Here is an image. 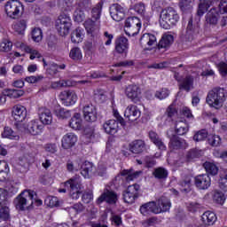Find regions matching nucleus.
<instances>
[{
	"mask_svg": "<svg viewBox=\"0 0 227 227\" xmlns=\"http://www.w3.org/2000/svg\"><path fill=\"white\" fill-rule=\"evenodd\" d=\"M192 179L190 176H185L179 181L182 192H191Z\"/></svg>",
	"mask_w": 227,
	"mask_h": 227,
	"instance_id": "79ce46f5",
	"label": "nucleus"
},
{
	"mask_svg": "<svg viewBox=\"0 0 227 227\" xmlns=\"http://www.w3.org/2000/svg\"><path fill=\"white\" fill-rule=\"evenodd\" d=\"M157 43V37L152 34H144L140 38V44L148 45L152 47V45H155Z\"/></svg>",
	"mask_w": 227,
	"mask_h": 227,
	"instance_id": "c9c22d12",
	"label": "nucleus"
},
{
	"mask_svg": "<svg viewBox=\"0 0 227 227\" xmlns=\"http://www.w3.org/2000/svg\"><path fill=\"white\" fill-rule=\"evenodd\" d=\"M219 187L222 191H227V175H221L219 179Z\"/></svg>",
	"mask_w": 227,
	"mask_h": 227,
	"instance_id": "774afa93",
	"label": "nucleus"
},
{
	"mask_svg": "<svg viewBox=\"0 0 227 227\" xmlns=\"http://www.w3.org/2000/svg\"><path fill=\"white\" fill-rule=\"evenodd\" d=\"M203 168L206 169L207 175H211L212 176H215L219 173V168L213 162L206 161L203 164Z\"/></svg>",
	"mask_w": 227,
	"mask_h": 227,
	"instance_id": "c03bdc74",
	"label": "nucleus"
},
{
	"mask_svg": "<svg viewBox=\"0 0 227 227\" xmlns=\"http://www.w3.org/2000/svg\"><path fill=\"white\" fill-rule=\"evenodd\" d=\"M69 127L74 130H80V129L82 127V119H81V114H74L69 121Z\"/></svg>",
	"mask_w": 227,
	"mask_h": 227,
	"instance_id": "e433bc0d",
	"label": "nucleus"
},
{
	"mask_svg": "<svg viewBox=\"0 0 227 227\" xmlns=\"http://www.w3.org/2000/svg\"><path fill=\"white\" fill-rule=\"evenodd\" d=\"M175 41V38L172 35H164L158 43L159 49H168V47H171V44Z\"/></svg>",
	"mask_w": 227,
	"mask_h": 227,
	"instance_id": "58836bf2",
	"label": "nucleus"
},
{
	"mask_svg": "<svg viewBox=\"0 0 227 227\" xmlns=\"http://www.w3.org/2000/svg\"><path fill=\"white\" fill-rule=\"evenodd\" d=\"M124 116L129 121H136L141 117V110L134 105H129L124 112Z\"/></svg>",
	"mask_w": 227,
	"mask_h": 227,
	"instance_id": "412c9836",
	"label": "nucleus"
},
{
	"mask_svg": "<svg viewBox=\"0 0 227 227\" xmlns=\"http://www.w3.org/2000/svg\"><path fill=\"white\" fill-rule=\"evenodd\" d=\"M69 57L71 59H74V61H79L82 59V51H81V48L74 47L70 51Z\"/></svg>",
	"mask_w": 227,
	"mask_h": 227,
	"instance_id": "3c124183",
	"label": "nucleus"
},
{
	"mask_svg": "<svg viewBox=\"0 0 227 227\" xmlns=\"http://www.w3.org/2000/svg\"><path fill=\"white\" fill-rule=\"evenodd\" d=\"M26 27H27V21L26 20H20L12 25V29L16 35H24Z\"/></svg>",
	"mask_w": 227,
	"mask_h": 227,
	"instance_id": "f704fd0d",
	"label": "nucleus"
},
{
	"mask_svg": "<svg viewBox=\"0 0 227 227\" xmlns=\"http://www.w3.org/2000/svg\"><path fill=\"white\" fill-rule=\"evenodd\" d=\"M124 31L128 36H136L141 29V20L137 17H129L125 20Z\"/></svg>",
	"mask_w": 227,
	"mask_h": 227,
	"instance_id": "6e6552de",
	"label": "nucleus"
},
{
	"mask_svg": "<svg viewBox=\"0 0 227 227\" xmlns=\"http://www.w3.org/2000/svg\"><path fill=\"white\" fill-rule=\"evenodd\" d=\"M176 114H178V111L176 110V108H175V106H173V105H170L165 112V116H167V118H169V120H173V118H175Z\"/></svg>",
	"mask_w": 227,
	"mask_h": 227,
	"instance_id": "e2e57ef3",
	"label": "nucleus"
},
{
	"mask_svg": "<svg viewBox=\"0 0 227 227\" xmlns=\"http://www.w3.org/2000/svg\"><path fill=\"white\" fill-rule=\"evenodd\" d=\"M203 154V152L201 150L193 148L191 149L187 153H186V160L188 162H192V160H195V159H200L201 155Z\"/></svg>",
	"mask_w": 227,
	"mask_h": 227,
	"instance_id": "49530a36",
	"label": "nucleus"
},
{
	"mask_svg": "<svg viewBox=\"0 0 227 227\" xmlns=\"http://www.w3.org/2000/svg\"><path fill=\"white\" fill-rule=\"evenodd\" d=\"M202 221L204 224H207V226H212V224H215V221H217V215H215V213L212 211H206L202 215Z\"/></svg>",
	"mask_w": 227,
	"mask_h": 227,
	"instance_id": "4c0bfd02",
	"label": "nucleus"
},
{
	"mask_svg": "<svg viewBox=\"0 0 227 227\" xmlns=\"http://www.w3.org/2000/svg\"><path fill=\"white\" fill-rule=\"evenodd\" d=\"M169 208H171V201L167 197H161L156 202V210H158V214L169 212Z\"/></svg>",
	"mask_w": 227,
	"mask_h": 227,
	"instance_id": "bb28decb",
	"label": "nucleus"
},
{
	"mask_svg": "<svg viewBox=\"0 0 227 227\" xmlns=\"http://www.w3.org/2000/svg\"><path fill=\"white\" fill-rule=\"evenodd\" d=\"M84 27L89 35L95 33L98 29V24L95 22V20L89 19L84 22Z\"/></svg>",
	"mask_w": 227,
	"mask_h": 227,
	"instance_id": "de8ad7c7",
	"label": "nucleus"
},
{
	"mask_svg": "<svg viewBox=\"0 0 227 227\" xmlns=\"http://www.w3.org/2000/svg\"><path fill=\"white\" fill-rule=\"evenodd\" d=\"M79 169L81 170V175H82L85 178H90V176L93 173V163L84 161L79 165Z\"/></svg>",
	"mask_w": 227,
	"mask_h": 227,
	"instance_id": "2f4dec72",
	"label": "nucleus"
},
{
	"mask_svg": "<svg viewBox=\"0 0 227 227\" xmlns=\"http://www.w3.org/2000/svg\"><path fill=\"white\" fill-rule=\"evenodd\" d=\"M106 201L108 205H116L118 201V193L113 190L106 189L100 197L98 198L97 203L100 205Z\"/></svg>",
	"mask_w": 227,
	"mask_h": 227,
	"instance_id": "f8f14e48",
	"label": "nucleus"
},
{
	"mask_svg": "<svg viewBox=\"0 0 227 227\" xmlns=\"http://www.w3.org/2000/svg\"><path fill=\"white\" fill-rule=\"evenodd\" d=\"M142 173V171H134V169H124L121 172V175L125 176L126 182H132V180L138 178Z\"/></svg>",
	"mask_w": 227,
	"mask_h": 227,
	"instance_id": "72a5a7b5",
	"label": "nucleus"
},
{
	"mask_svg": "<svg viewBox=\"0 0 227 227\" xmlns=\"http://www.w3.org/2000/svg\"><path fill=\"white\" fill-rule=\"evenodd\" d=\"M91 8V2L90 0H82L78 3V7L76 10H80L82 12H88Z\"/></svg>",
	"mask_w": 227,
	"mask_h": 227,
	"instance_id": "13d9d810",
	"label": "nucleus"
},
{
	"mask_svg": "<svg viewBox=\"0 0 227 227\" xmlns=\"http://www.w3.org/2000/svg\"><path fill=\"white\" fill-rule=\"evenodd\" d=\"M156 98L159 100H164V98H168L169 97V90L168 89H161L155 93Z\"/></svg>",
	"mask_w": 227,
	"mask_h": 227,
	"instance_id": "69168bd1",
	"label": "nucleus"
},
{
	"mask_svg": "<svg viewBox=\"0 0 227 227\" xmlns=\"http://www.w3.org/2000/svg\"><path fill=\"white\" fill-rule=\"evenodd\" d=\"M175 132L177 136H185L189 132V124L184 121H176L175 123Z\"/></svg>",
	"mask_w": 227,
	"mask_h": 227,
	"instance_id": "7c9ffc66",
	"label": "nucleus"
},
{
	"mask_svg": "<svg viewBox=\"0 0 227 227\" xmlns=\"http://www.w3.org/2000/svg\"><path fill=\"white\" fill-rule=\"evenodd\" d=\"M129 152L135 153V155H141L144 152H146V142L143 139L133 140L129 145Z\"/></svg>",
	"mask_w": 227,
	"mask_h": 227,
	"instance_id": "dca6fc26",
	"label": "nucleus"
},
{
	"mask_svg": "<svg viewBox=\"0 0 227 227\" xmlns=\"http://www.w3.org/2000/svg\"><path fill=\"white\" fill-rule=\"evenodd\" d=\"M175 79L178 82V88L180 90H183L189 93V91L194 90V76L189 74L185 77H177V75L175 74Z\"/></svg>",
	"mask_w": 227,
	"mask_h": 227,
	"instance_id": "9b49d317",
	"label": "nucleus"
},
{
	"mask_svg": "<svg viewBox=\"0 0 227 227\" xmlns=\"http://www.w3.org/2000/svg\"><path fill=\"white\" fill-rule=\"evenodd\" d=\"M212 6V2L210 0H203L199 4V7L197 10V16L199 19L205 15V12Z\"/></svg>",
	"mask_w": 227,
	"mask_h": 227,
	"instance_id": "ea45409f",
	"label": "nucleus"
},
{
	"mask_svg": "<svg viewBox=\"0 0 227 227\" xmlns=\"http://www.w3.org/2000/svg\"><path fill=\"white\" fill-rule=\"evenodd\" d=\"M36 192L31 190H25L17 198L14 199V206L17 210L24 212L25 210H31L35 205L34 198Z\"/></svg>",
	"mask_w": 227,
	"mask_h": 227,
	"instance_id": "f257e3e1",
	"label": "nucleus"
},
{
	"mask_svg": "<svg viewBox=\"0 0 227 227\" xmlns=\"http://www.w3.org/2000/svg\"><path fill=\"white\" fill-rule=\"evenodd\" d=\"M0 207V219H3V221H8V219H10V208L4 205Z\"/></svg>",
	"mask_w": 227,
	"mask_h": 227,
	"instance_id": "4d7b16f0",
	"label": "nucleus"
},
{
	"mask_svg": "<svg viewBox=\"0 0 227 227\" xmlns=\"http://www.w3.org/2000/svg\"><path fill=\"white\" fill-rule=\"evenodd\" d=\"M125 95L128 97V98H129V100H131L135 104H137L141 97V89L137 85H129L126 88Z\"/></svg>",
	"mask_w": 227,
	"mask_h": 227,
	"instance_id": "f3484780",
	"label": "nucleus"
},
{
	"mask_svg": "<svg viewBox=\"0 0 227 227\" xmlns=\"http://www.w3.org/2000/svg\"><path fill=\"white\" fill-rule=\"evenodd\" d=\"M110 15L115 22H121L125 19V7L120 4H113L109 7Z\"/></svg>",
	"mask_w": 227,
	"mask_h": 227,
	"instance_id": "ddd939ff",
	"label": "nucleus"
},
{
	"mask_svg": "<svg viewBox=\"0 0 227 227\" xmlns=\"http://www.w3.org/2000/svg\"><path fill=\"white\" fill-rule=\"evenodd\" d=\"M83 118L85 121H89V123H93L97 121L98 118L97 107H95V106L93 105H86L83 107Z\"/></svg>",
	"mask_w": 227,
	"mask_h": 227,
	"instance_id": "2eb2a0df",
	"label": "nucleus"
},
{
	"mask_svg": "<svg viewBox=\"0 0 227 227\" xmlns=\"http://www.w3.org/2000/svg\"><path fill=\"white\" fill-rule=\"evenodd\" d=\"M220 17L219 9L215 7L211 8L205 16V27H215L219 24Z\"/></svg>",
	"mask_w": 227,
	"mask_h": 227,
	"instance_id": "1a4fd4ad",
	"label": "nucleus"
},
{
	"mask_svg": "<svg viewBox=\"0 0 227 227\" xmlns=\"http://www.w3.org/2000/svg\"><path fill=\"white\" fill-rule=\"evenodd\" d=\"M103 129L106 134L114 136L118 132V122L116 120H108L103 124Z\"/></svg>",
	"mask_w": 227,
	"mask_h": 227,
	"instance_id": "c756f323",
	"label": "nucleus"
},
{
	"mask_svg": "<svg viewBox=\"0 0 227 227\" xmlns=\"http://www.w3.org/2000/svg\"><path fill=\"white\" fill-rule=\"evenodd\" d=\"M19 192V188L15 185H9L7 189L0 188V207L2 205H6V200H8V196H13V194H17Z\"/></svg>",
	"mask_w": 227,
	"mask_h": 227,
	"instance_id": "aec40b11",
	"label": "nucleus"
},
{
	"mask_svg": "<svg viewBox=\"0 0 227 227\" xmlns=\"http://www.w3.org/2000/svg\"><path fill=\"white\" fill-rule=\"evenodd\" d=\"M38 115L43 125H51L52 123V114L49 108H40Z\"/></svg>",
	"mask_w": 227,
	"mask_h": 227,
	"instance_id": "a878e982",
	"label": "nucleus"
},
{
	"mask_svg": "<svg viewBox=\"0 0 227 227\" xmlns=\"http://www.w3.org/2000/svg\"><path fill=\"white\" fill-rule=\"evenodd\" d=\"M115 51L118 54H127L129 52V39L120 36L115 39Z\"/></svg>",
	"mask_w": 227,
	"mask_h": 227,
	"instance_id": "4be33fe9",
	"label": "nucleus"
},
{
	"mask_svg": "<svg viewBox=\"0 0 227 227\" xmlns=\"http://www.w3.org/2000/svg\"><path fill=\"white\" fill-rule=\"evenodd\" d=\"M179 6L182 12H187L192 8V0H180Z\"/></svg>",
	"mask_w": 227,
	"mask_h": 227,
	"instance_id": "bf43d9fd",
	"label": "nucleus"
},
{
	"mask_svg": "<svg viewBox=\"0 0 227 227\" xmlns=\"http://www.w3.org/2000/svg\"><path fill=\"white\" fill-rule=\"evenodd\" d=\"M103 6H104V2L100 1L91 10V19H92V20H95L98 24H100V17L102 15V8H103Z\"/></svg>",
	"mask_w": 227,
	"mask_h": 227,
	"instance_id": "473e14b6",
	"label": "nucleus"
},
{
	"mask_svg": "<svg viewBox=\"0 0 227 227\" xmlns=\"http://www.w3.org/2000/svg\"><path fill=\"white\" fill-rule=\"evenodd\" d=\"M55 27L60 36H67L72 28V19L70 15L62 13L56 20Z\"/></svg>",
	"mask_w": 227,
	"mask_h": 227,
	"instance_id": "20e7f679",
	"label": "nucleus"
},
{
	"mask_svg": "<svg viewBox=\"0 0 227 227\" xmlns=\"http://www.w3.org/2000/svg\"><path fill=\"white\" fill-rule=\"evenodd\" d=\"M44 202L48 207H51V208H53V207H59V200H58V197L48 196Z\"/></svg>",
	"mask_w": 227,
	"mask_h": 227,
	"instance_id": "6e6d98bb",
	"label": "nucleus"
},
{
	"mask_svg": "<svg viewBox=\"0 0 227 227\" xmlns=\"http://www.w3.org/2000/svg\"><path fill=\"white\" fill-rule=\"evenodd\" d=\"M67 86H70V82L67 81V80L51 82V90H59V88H67Z\"/></svg>",
	"mask_w": 227,
	"mask_h": 227,
	"instance_id": "864d4df0",
	"label": "nucleus"
},
{
	"mask_svg": "<svg viewBox=\"0 0 227 227\" xmlns=\"http://www.w3.org/2000/svg\"><path fill=\"white\" fill-rule=\"evenodd\" d=\"M189 145L185 141V139L180 138L176 135H172L170 137V141L168 144V147L170 150H185L188 148Z\"/></svg>",
	"mask_w": 227,
	"mask_h": 227,
	"instance_id": "6ab92c4d",
	"label": "nucleus"
},
{
	"mask_svg": "<svg viewBox=\"0 0 227 227\" xmlns=\"http://www.w3.org/2000/svg\"><path fill=\"white\" fill-rule=\"evenodd\" d=\"M12 116L15 121L21 123L27 116V110L22 105H16L12 107Z\"/></svg>",
	"mask_w": 227,
	"mask_h": 227,
	"instance_id": "a211bd4d",
	"label": "nucleus"
},
{
	"mask_svg": "<svg viewBox=\"0 0 227 227\" xmlns=\"http://www.w3.org/2000/svg\"><path fill=\"white\" fill-rule=\"evenodd\" d=\"M213 201L218 205H224V201H226V196H224L223 192L215 191L213 195Z\"/></svg>",
	"mask_w": 227,
	"mask_h": 227,
	"instance_id": "8fccbe9b",
	"label": "nucleus"
},
{
	"mask_svg": "<svg viewBox=\"0 0 227 227\" xmlns=\"http://www.w3.org/2000/svg\"><path fill=\"white\" fill-rule=\"evenodd\" d=\"M83 32L84 30L78 27L71 34V41L73 43H81V42H82Z\"/></svg>",
	"mask_w": 227,
	"mask_h": 227,
	"instance_id": "09e8293b",
	"label": "nucleus"
},
{
	"mask_svg": "<svg viewBox=\"0 0 227 227\" xmlns=\"http://www.w3.org/2000/svg\"><path fill=\"white\" fill-rule=\"evenodd\" d=\"M60 100H62L66 106H74L77 102V94L70 90H64L60 93Z\"/></svg>",
	"mask_w": 227,
	"mask_h": 227,
	"instance_id": "393cba45",
	"label": "nucleus"
},
{
	"mask_svg": "<svg viewBox=\"0 0 227 227\" xmlns=\"http://www.w3.org/2000/svg\"><path fill=\"white\" fill-rule=\"evenodd\" d=\"M61 143L64 150H69V148L75 146V144L77 143V136L74 133H67L62 137Z\"/></svg>",
	"mask_w": 227,
	"mask_h": 227,
	"instance_id": "b1692460",
	"label": "nucleus"
},
{
	"mask_svg": "<svg viewBox=\"0 0 227 227\" xmlns=\"http://www.w3.org/2000/svg\"><path fill=\"white\" fill-rule=\"evenodd\" d=\"M200 31H201V28L200 27V18L198 20H194L191 16L186 27V34L184 35L185 40H187V42L196 40V38H198V35H200Z\"/></svg>",
	"mask_w": 227,
	"mask_h": 227,
	"instance_id": "0eeeda50",
	"label": "nucleus"
},
{
	"mask_svg": "<svg viewBox=\"0 0 227 227\" xmlns=\"http://www.w3.org/2000/svg\"><path fill=\"white\" fill-rule=\"evenodd\" d=\"M141 186L135 184L133 185L128 186L126 192L123 193V200L125 203L132 204L139 198V190Z\"/></svg>",
	"mask_w": 227,
	"mask_h": 227,
	"instance_id": "9d476101",
	"label": "nucleus"
},
{
	"mask_svg": "<svg viewBox=\"0 0 227 227\" xmlns=\"http://www.w3.org/2000/svg\"><path fill=\"white\" fill-rule=\"evenodd\" d=\"M180 20L178 12L173 7L163 9L160 14V26L163 29H171Z\"/></svg>",
	"mask_w": 227,
	"mask_h": 227,
	"instance_id": "7ed1b4c3",
	"label": "nucleus"
},
{
	"mask_svg": "<svg viewBox=\"0 0 227 227\" xmlns=\"http://www.w3.org/2000/svg\"><path fill=\"white\" fill-rule=\"evenodd\" d=\"M208 145L211 146H219L221 145V137L215 135L211 136L207 139Z\"/></svg>",
	"mask_w": 227,
	"mask_h": 227,
	"instance_id": "338daca9",
	"label": "nucleus"
},
{
	"mask_svg": "<svg viewBox=\"0 0 227 227\" xmlns=\"http://www.w3.org/2000/svg\"><path fill=\"white\" fill-rule=\"evenodd\" d=\"M2 137H6L7 139H19L17 133H15L10 127L4 128Z\"/></svg>",
	"mask_w": 227,
	"mask_h": 227,
	"instance_id": "603ef678",
	"label": "nucleus"
},
{
	"mask_svg": "<svg viewBox=\"0 0 227 227\" xmlns=\"http://www.w3.org/2000/svg\"><path fill=\"white\" fill-rule=\"evenodd\" d=\"M168 169L162 167L156 168L153 171V176H154L156 180H166V178H168Z\"/></svg>",
	"mask_w": 227,
	"mask_h": 227,
	"instance_id": "37998d69",
	"label": "nucleus"
},
{
	"mask_svg": "<svg viewBox=\"0 0 227 227\" xmlns=\"http://www.w3.org/2000/svg\"><path fill=\"white\" fill-rule=\"evenodd\" d=\"M3 95L9 97L10 98H20L24 95V90L15 89H4Z\"/></svg>",
	"mask_w": 227,
	"mask_h": 227,
	"instance_id": "a19ab883",
	"label": "nucleus"
},
{
	"mask_svg": "<svg viewBox=\"0 0 227 227\" xmlns=\"http://www.w3.org/2000/svg\"><path fill=\"white\" fill-rule=\"evenodd\" d=\"M5 12L6 15L10 17V19H17L22 12H24V5L19 0H10L6 2L5 5Z\"/></svg>",
	"mask_w": 227,
	"mask_h": 227,
	"instance_id": "423d86ee",
	"label": "nucleus"
},
{
	"mask_svg": "<svg viewBox=\"0 0 227 227\" xmlns=\"http://www.w3.org/2000/svg\"><path fill=\"white\" fill-rule=\"evenodd\" d=\"M54 113L56 116L59 118V120H67L72 116L70 110L61 108L60 106H57L54 110Z\"/></svg>",
	"mask_w": 227,
	"mask_h": 227,
	"instance_id": "a18cd8bd",
	"label": "nucleus"
},
{
	"mask_svg": "<svg viewBox=\"0 0 227 227\" xmlns=\"http://www.w3.org/2000/svg\"><path fill=\"white\" fill-rule=\"evenodd\" d=\"M143 163L145 164V168H153V166L157 164V161L153 156H145L144 158Z\"/></svg>",
	"mask_w": 227,
	"mask_h": 227,
	"instance_id": "0e129e2a",
	"label": "nucleus"
},
{
	"mask_svg": "<svg viewBox=\"0 0 227 227\" xmlns=\"http://www.w3.org/2000/svg\"><path fill=\"white\" fill-rule=\"evenodd\" d=\"M207 137H208V131H207V129H200L193 136V141L198 143L200 141H204Z\"/></svg>",
	"mask_w": 227,
	"mask_h": 227,
	"instance_id": "5fc2aeb1",
	"label": "nucleus"
},
{
	"mask_svg": "<svg viewBox=\"0 0 227 227\" xmlns=\"http://www.w3.org/2000/svg\"><path fill=\"white\" fill-rule=\"evenodd\" d=\"M66 187H70L69 196L72 200H79L82 194V183L78 176H73L65 183Z\"/></svg>",
	"mask_w": 227,
	"mask_h": 227,
	"instance_id": "39448f33",
	"label": "nucleus"
},
{
	"mask_svg": "<svg viewBox=\"0 0 227 227\" xmlns=\"http://www.w3.org/2000/svg\"><path fill=\"white\" fill-rule=\"evenodd\" d=\"M27 130L32 136H38V134H42V130H43V125L39 121L33 120L28 122Z\"/></svg>",
	"mask_w": 227,
	"mask_h": 227,
	"instance_id": "cd10ccee",
	"label": "nucleus"
},
{
	"mask_svg": "<svg viewBox=\"0 0 227 227\" xmlns=\"http://www.w3.org/2000/svg\"><path fill=\"white\" fill-rule=\"evenodd\" d=\"M149 138L155 146H157L158 150H161L162 152H165L166 150V144L162 141V138L159 137V134L155 131H149Z\"/></svg>",
	"mask_w": 227,
	"mask_h": 227,
	"instance_id": "c85d7f7f",
	"label": "nucleus"
},
{
	"mask_svg": "<svg viewBox=\"0 0 227 227\" xmlns=\"http://www.w3.org/2000/svg\"><path fill=\"white\" fill-rule=\"evenodd\" d=\"M226 90L221 87H216L207 93L206 102L209 105V107L221 109V107H223V104L226 102Z\"/></svg>",
	"mask_w": 227,
	"mask_h": 227,
	"instance_id": "f03ea898",
	"label": "nucleus"
},
{
	"mask_svg": "<svg viewBox=\"0 0 227 227\" xmlns=\"http://www.w3.org/2000/svg\"><path fill=\"white\" fill-rule=\"evenodd\" d=\"M13 47V43L10 41H3L0 43V52H10Z\"/></svg>",
	"mask_w": 227,
	"mask_h": 227,
	"instance_id": "680f3d73",
	"label": "nucleus"
},
{
	"mask_svg": "<svg viewBox=\"0 0 227 227\" xmlns=\"http://www.w3.org/2000/svg\"><path fill=\"white\" fill-rule=\"evenodd\" d=\"M140 213L142 215H151L152 214H159V209H157V202L150 201L143 204L140 208Z\"/></svg>",
	"mask_w": 227,
	"mask_h": 227,
	"instance_id": "5701e85b",
	"label": "nucleus"
},
{
	"mask_svg": "<svg viewBox=\"0 0 227 227\" xmlns=\"http://www.w3.org/2000/svg\"><path fill=\"white\" fill-rule=\"evenodd\" d=\"M194 184L200 191H207L212 185V180L207 174H201L195 176Z\"/></svg>",
	"mask_w": 227,
	"mask_h": 227,
	"instance_id": "4468645a",
	"label": "nucleus"
},
{
	"mask_svg": "<svg viewBox=\"0 0 227 227\" xmlns=\"http://www.w3.org/2000/svg\"><path fill=\"white\" fill-rule=\"evenodd\" d=\"M133 10L142 17H145V13H146V6L145 5V4L141 2L138 4H136L133 7Z\"/></svg>",
	"mask_w": 227,
	"mask_h": 227,
	"instance_id": "052dcab7",
	"label": "nucleus"
}]
</instances>
